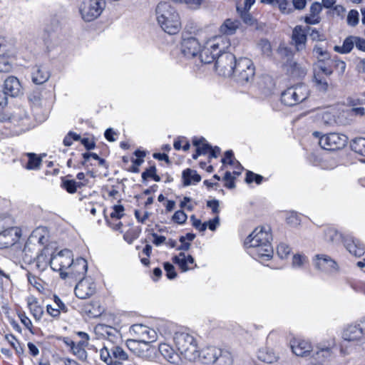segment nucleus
<instances>
[{
	"mask_svg": "<svg viewBox=\"0 0 365 365\" xmlns=\"http://www.w3.org/2000/svg\"><path fill=\"white\" fill-rule=\"evenodd\" d=\"M73 261V255L71 250L65 249L58 253L53 255L50 259L49 264L54 271L64 272Z\"/></svg>",
	"mask_w": 365,
	"mask_h": 365,
	"instance_id": "nucleus-11",
	"label": "nucleus"
},
{
	"mask_svg": "<svg viewBox=\"0 0 365 365\" xmlns=\"http://www.w3.org/2000/svg\"><path fill=\"white\" fill-rule=\"evenodd\" d=\"M262 180L263 177L260 175L255 174L251 171L247 173L245 180L247 183L255 182L257 185H259L262 183Z\"/></svg>",
	"mask_w": 365,
	"mask_h": 365,
	"instance_id": "nucleus-55",
	"label": "nucleus"
},
{
	"mask_svg": "<svg viewBox=\"0 0 365 365\" xmlns=\"http://www.w3.org/2000/svg\"><path fill=\"white\" fill-rule=\"evenodd\" d=\"M174 339L178 351L184 359L191 362L197 361L199 358V349L194 336L185 332H178Z\"/></svg>",
	"mask_w": 365,
	"mask_h": 365,
	"instance_id": "nucleus-4",
	"label": "nucleus"
},
{
	"mask_svg": "<svg viewBox=\"0 0 365 365\" xmlns=\"http://www.w3.org/2000/svg\"><path fill=\"white\" fill-rule=\"evenodd\" d=\"M159 351L163 357L170 363H175L178 355L174 349L167 344H160L159 346Z\"/></svg>",
	"mask_w": 365,
	"mask_h": 365,
	"instance_id": "nucleus-35",
	"label": "nucleus"
},
{
	"mask_svg": "<svg viewBox=\"0 0 365 365\" xmlns=\"http://www.w3.org/2000/svg\"><path fill=\"white\" fill-rule=\"evenodd\" d=\"M262 54L269 56L272 53V46L270 43L266 39H262L259 41L257 45Z\"/></svg>",
	"mask_w": 365,
	"mask_h": 365,
	"instance_id": "nucleus-50",
	"label": "nucleus"
},
{
	"mask_svg": "<svg viewBox=\"0 0 365 365\" xmlns=\"http://www.w3.org/2000/svg\"><path fill=\"white\" fill-rule=\"evenodd\" d=\"M307 37L302 26H297L292 31V45H293L297 51L305 50Z\"/></svg>",
	"mask_w": 365,
	"mask_h": 365,
	"instance_id": "nucleus-22",
	"label": "nucleus"
},
{
	"mask_svg": "<svg viewBox=\"0 0 365 365\" xmlns=\"http://www.w3.org/2000/svg\"><path fill=\"white\" fill-rule=\"evenodd\" d=\"M309 264L308 257L302 253H296L292 259V267L295 269H303Z\"/></svg>",
	"mask_w": 365,
	"mask_h": 365,
	"instance_id": "nucleus-33",
	"label": "nucleus"
},
{
	"mask_svg": "<svg viewBox=\"0 0 365 365\" xmlns=\"http://www.w3.org/2000/svg\"><path fill=\"white\" fill-rule=\"evenodd\" d=\"M71 351L81 361H84L87 359L88 354L86 349L76 345V344L72 346Z\"/></svg>",
	"mask_w": 365,
	"mask_h": 365,
	"instance_id": "nucleus-46",
	"label": "nucleus"
},
{
	"mask_svg": "<svg viewBox=\"0 0 365 365\" xmlns=\"http://www.w3.org/2000/svg\"><path fill=\"white\" fill-rule=\"evenodd\" d=\"M324 61H319L316 65V68H314V72H319L320 75L326 77H329L332 73V70L327 67L324 63Z\"/></svg>",
	"mask_w": 365,
	"mask_h": 365,
	"instance_id": "nucleus-47",
	"label": "nucleus"
},
{
	"mask_svg": "<svg viewBox=\"0 0 365 365\" xmlns=\"http://www.w3.org/2000/svg\"><path fill=\"white\" fill-rule=\"evenodd\" d=\"M4 89L8 95L15 97L21 93L22 87L19 79L11 76L4 81Z\"/></svg>",
	"mask_w": 365,
	"mask_h": 365,
	"instance_id": "nucleus-25",
	"label": "nucleus"
},
{
	"mask_svg": "<svg viewBox=\"0 0 365 365\" xmlns=\"http://www.w3.org/2000/svg\"><path fill=\"white\" fill-rule=\"evenodd\" d=\"M96 292V285L90 278H83L75 287L76 296L81 299L91 297Z\"/></svg>",
	"mask_w": 365,
	"mask_h": 365,
	"instance_id": "nucleus-17",
	"label": "nucleus"
},
{
	"mask_svg": "<svg viewBox=\"0 0 365 365\" xmlns=\"http://www.w3.org/2000/svg\"><path fill=\"white\" fill-rule=\"evenodd\" d=\"M321 119L325 125H330L334 121V115L328 111L322 113Z\"/></svg>",
	"mask_w": 365,
	"mask_h": 365,
	"instance_id": "nucleus-62",
	"label": "nucleus"
},
{
	"mask_svg": "<svg viewBox=\"0 0 365 365\" xmlns=\"http://www.w3.org/2000/svg\"><path fill=\"white\" fill-rule=\"evenodd\" d=\"M285 68L287 72L289 75L296 78H301L302 76H304L307 73L306 67L302 66L301 64H299L293 59H289L287 61L285 64Z\"/></svg>",
	"mask_w": 365,
	"mask_h": 365,
	"instance_id": "nucleus-28",
	"label": "nucleus"
},
{
	"mask_svg": "<svg viewBox=\"0 0 365 365\" xmlns=\"http://www.w3.org/2000/svg\"><path fill=\"white\" fill-rule=\"evenodd\" d=\"M313 54L319 61H325L330 58V55L327 51L320 45H315L313 48Z\"/></svg>",
	"mask_w": 365,
	"mask_h": 365,
	"instance_id": "nucleus-42",
	"label": "nucleus"
},
{
	"mask_svg": "<svg viewBox=\"0 0 365 365\" xmlns=\"http://www.w3.org/2000/svg\"><path fill=\"white\" fill-rule=\"evenodd\" d=\"M314 268L319 272L326 274H332L338 272L337 263L329 255L317 254L312 258Z\"/></svg>",
	"mask_w": 365,
	"mask_h": 365,
	"instance_id": "nucleus-10",
	"label": "nucleus"
},
{
	"mask_svg": "<svg viewBox=\"0 0 365 365\" xmlns=\"http://www.w3.org/2000/svg\"><path fill=\"white\" fill-rule=\"evenodd\" d=\"M221 354L220 349L215 346H207L199 351V358L197 361L202 364H210L215 363Z\"/></svg>",
	"mask_w": 365,
	"mask_h": 365,
	"instance_id": "nucleus-21",
	"label": "nucleus"
},
{
	"mask_svg": "<svg viewBox=\"0 0 365 365\" xmlns=\"http://www.w3.org/2000/svg\"><path fill=\"white\" fill-rule=\"evenodd\" d=\"M290 346L295 355L302 357L307 356L312 351L311 344L304 339H294L290 341Z\"/></svg>",
	"mask_w": 365,
	"mask_h": 365,
	"instance_id": "nucleus-23",
	"label": "nucleus"
},
{
	"mask_svg": "<svg viewBox=\"0 0 365 365\" xmlns=\"http://www.w3.org/2000/svg\"><path fill=\"white\" fill-rule=\"evenodd\" d=\"M190 219L192 221V225L199 231H205L207 229V222L202 223L201 221L200 220L196 219L194 215H192Z\"/></svg>",
	"mask_w": 365,
	"mask_h": 365,
	"instance_id": "nucleus-60",
	"label": "nucleus"
},
{
	"mask_svg": "<svg viewBox=\"0 0 365 365\" xmlns=\"http://www.w3.org/2000/svg\"><path fill=\"white\" fill-rule=\"evenodd\" d=\"M237 61L235 56L225 51L217 56L215 61V69L219 75L230 77L233 75L235 71V64Z\"/></svg>",
	"mask_w": 365,
	"mask_h": 365,
	"instance_id": "nucleus-8",
	"label": "nucleus"
},
{
	"mask_svg": "<svg viewBox=\"0 0 365 365\" xmlns=\"http://www.w3.org/2000/svg\"><path fill=\"white\" fill-rule=\"evenodd\" d=\"M94 333L98 339H107V342H114L118 338L119 331L117 329L104 324H98L94 327Z\"/></svg>",
	"mask_w": 365,
	"mask_h": 365,
	"instance_id": "nucleus-19",
	"label": "nucleus"
},
{
	"mask_svg": "<svg viewBox=\"0 0 365 365\" xmlns=\"http://www.w3.org/2000/svg\"><path fill=\"white\" fill-rule=\"evenodd\" d=\"M327 77L320 75L319 72H314L313 82L317 89L321 92L328 91L329 85L327 79Z\"/></svg>",
	"mask_w": 365,
	"mask_h": 365,
	"instance_id": "nucleus-37",
	"label": "nucleus"
},
{
	"mask_svg": "<svg viewBox=\"0 0 365 365\" xmlns=\"http://www.w3.org/2000/svg\"><path fill=\"white\" fill-rule=\"evenodd\" d=\"M19 317L21 322V323L29 330L31 331V328L33 327L32 322L30 319L26 315L25 313H19Z\"/></svg>",
	"mask_w": 365,
	"mask_h": 365,
	"instance_id": "nucleus-61",
	"label": "nucleus"
},
{
	"mask_svg": "<svg viewBox=\"0 0 365 365\" xmlns=\"http://www.w3.org/2000/svg\"><path fill=\"white\" fill-rule=\"evenodd\" d=\"M269 231V227H259L246 239L245 245L252 257L261 261H268L272 257V235Z\"/></svg>",
	"mask_w": 365,
	"mask_h": 365,
	"instance_id": "nucleus-1",
	"label": "nucleus"
},
{
	"mask_svg": "<svg viewBox=\"0 0 365 365\" xmlns=\"http://www.w3.org/2000/svg\"><path fill=\"white\" fill-rule=\"evenodd\" d=\"M240 21L237 19H227L220 27V35L227 38L228 35H233L240 26Z\"/></svg>",
	"mask_w": 365,
	"mask_h": 365,
	"instance_id": "nucleus-27",
	"label": "nucleus"
},
{
	"mask_svg": "<svg viewBox=\"0 0 365 365\" xmlns=\"http://www.w3.org/2000/svg\"><path fill=\"white\" fill-rule=\"evenodd\" d=\"M27 305L33 317L36 320L41 319L43 314V309L38 304L37 299L34 297H29L27 299Z\"/></svg>",
	"mask_w": 365,
	"mask_h": 365,
	"instance_id": "nucleus-31",
	"label": "nucleus"
},
{
	"mask_svg": "<svg viewBox=\"0 0 365 365\" xmlns=\"http://www.w3.org/2000/svg\"><path fill=\"white\" fill-rule=\"evenodd\" d=\"M158 24L168 34L173 35L181 29L180 16L175 9L167 2H160L155 9Z\"/></svg>",
	"mask_w": 365,
	"mask_h": 365,
	"instance_id": "nucleus-2",
	"label": "nucleus"
},
{
	"mask_svg": "<svg viewBox=\"0 0 365 365\" xmlns=\"http://www.w3.org/2000/svg\"><path fill=\"white\" fill-rule=\"evenodd\" d=\"M232 76L241 84H245L251 81L255 76V67L252 61L247 58H239L235 64V71Z\"/></svg>",
	"mask_w": 365,
	"mask_h": 365,
	"instance_id": "nucleus-6",
	"label": "nucleus"
},
{
	"mask_svg": "<svg viewBox=\"0 0 365 365\" xmlns=\"http://www.w3.org/2000/svg\"><path fill=\"white\" fill-rule=\"evenodd\" d=\"M46 311L48 314H50L53 317H58L60 315L61 309H59L54 304H48L46 306Z\"/></svg>",
	"mask_w": 365,
	"mask_h": 365,
	"instance_id": "nucleus-63",
	"label": "nucleus"
},
{
	"mask_svg": "<svg viewBox=\"0 0 365 365\" xmlns=\"http://www.w3.org/2000/svg\"><path fill=\"white\" fill-rule=\"evenodd\" d=\"M11 120L15 125L21 126L24 131L29 130L32 126L30 117L24 108H17L13 113Z\"/></svg>",
	"mask_w": 365,
	"mask_h": 365,
	"instance_id": "nucleus-20",
	"label": "nucleus"
},
{
	"mask_svg": "<svg viewBox=\"0 0 365 365\" xmlns=\"http://www.w3.org/2000/svg\"><path fill=\"white\" fill-rule=\"evenodd\" d=\"M48 264V262L46 259V256L43 255L42 253L36 256V267L41 270H44Z\"/></svg>",
	"mask_w": 365,
	"mask_h": 365,
	"instance_id": "nucleus-58",
	"label": "nucleus"
},
{
	"mask_svg": "<svg viewBox=\"0 0 365 365\" xmlns=\"http://www.w3.org/2000/svg\"><path fill=\"white\" fill-rule=\"evenodd\" d=\"M359 12L355 9L349 11L347 15V24L351 26H356L359 24Z\"/></svg>",
	"mask_w": 365,
	"mask_h": 365,
	"instance_id": "nucleus-48",
	"label": "nucleus"
},
{
	"mask_svg": "<svg viewBox=\"0 0 365 365\" xmlns=\"http://www.w3.org/2000/svg\"><path fill=\"white\" fill-rule=\"evenodd\" d=\"M204 0H175V3L185 4L190 9H200Z\"/></svg>",
	"mask_w": 365,
	"mask_h": 365,
	"instance_id": "nucleus-52",
	"label": "nucleus"
},
{
	"mask_svg": "<svg viewBox=\"0 0 365 365\" xmlns=\"http://www.w3.org/2000/svg\"><path fill=\"white\" fill-rule=\"evenodd\" d=\"M291 252V248L285 243H280L277 246V252L282 259L285 258Z\"/></svg>",
	"mask_w": 365,
	"mask_h": 365,
	"instance_id": "nucleus-54",
	"label": "nucleus"
},
{
	"mask_svg": "<svg viewBox=\"0 0 365 365\" xmlns=\"http://www.w3.org/2000/svg\"><path fill=\"white\" fill-rule=\"evenodd\" d=\"M346 249L350 254L356 257H361L365 252V247L358 240L346 238L344 241Z\"/></svg>",
	"mask_w": 365,
	"mask_h": 365,
	"instance_id": "nucleus-26",
	"label": "nucleus"
},
{
	"mask_svg": "<svg viewBox=\"0 0 365 365\" xmlns=\"http://www.w3.org/2000/svg\"><path fill=\"white\" fill-rule=\"evenodd\" d=\"M182 180L185 186L196 184L201 180V177L194 170L186 169L182 172Z\"/></svg>",
	"mask_w": 365,
	"mask_h": 365,
	"instance_id": "nucleus-32",
	"label": "nucleus"
},
{
	"mask_svg": "<svg viewBox=\"0 0 365 365\" xmlns=\"http://www.w3.org/2000/svg\"><path fill=\"white\" fill-rule=\"evenodd\" d=\"M29 158V161L25 168L27 170H36L40 168L41 164V159L34 153H29L26 154Z\"/></svg>",
	"mask_w": 365,
	"mask_h": 365,
	"instance_id": "nucleus-41",
	"label": "nucleus"
},
{
	"mask_svg": "<svg viewBox=\"0 0 365 365\" xmlns=\"http://www.w3.org/2000/svg\"><path fill=\"white\" fill-rule=\"evenodd\" d=\"M287 222L291 225L296 226L299 224L300 220L296 213L292 212L286 218Z\"/></svg>",
	"mask_w": 365,
	"mask_h": 365,
	"instance_id": "nucleus-64",
	"label": "nucleus"
},
{
	"mask_svg": "<svg viewBox=\"0 0 365 365\" xmlns=\"http://www.w3.org/2000/svg\"><path fill=\"white\" fill-rule=\"evenodd\" d=\"M200 49L198 40L193 36H183L181 43L182 53L187 58L195 57Z\"/></svg>",
	"mask_w": 365,
	"mask_h": 365,
	"instance_id": "nucleus-18",
	"label": "nucleus"
},
{
	"mask_svg": "<svg viewBox=\"0 0 365 365\" xmlns=\"http://www.w3.org/2000/svg\"><path fill=\"white\" fill-rule=\"evenodd\" d=\"M356 36H350L345 38L342 46H336L334 50L341 53H348L354 48L356 43Z\"/></svg>",
	"mask_w": 365,
	"mask_h": 365,
	"instance_id": "nucleus-36",
	"label": "nucleus"
},
{
	"mask_svg": "<svg viewBox=\"0 0 365 365\" xmlns=\"http://www.w3.org/2000/svg\"><path fill=\"white\" fill-rule=\"evenodd\" d=\"M230 46V40L226 36L223 35L213 36L205 41L202 49H200L199 58L203 63H210Z\"/></svg>",
	"mask_w": 365,
	"mask_h": 365,
	"instance_id": "nucleus-3",
	"label": "nucleus"
},
{
	"mask_svg": "<svg viewBox=\"0 0 365 365\" xmlns=\"http://www.w3.org/2000/svg\"><path fill=\"white\" fill-rule=\"evenodd\" d=\"M347 143V137L345 135L336 133H331L324 135L319 140L320 146L327 150H335L344 148Z\"/></svg>",
	"mask_w": 365,
	"mask_h": 365,
	"instance_id": "nucleus-13",
	"label": "nucleus"
},
{
	"mask_svg": "<svg viewBox=\"0 0 365 365\" xmlns=\"http://www.w3.org/2000/svg\"><path fill=\"white\" fill-rule=\"evenodd\" d=\"M309 96L308 86L299 84L288 88L281 95V101L286 106H294L304 101Z\"/></svg>",
	"mask_w": 365,
	"mask_h": 365,
	"instance_id": "nucleus-5",
	"label": "nucleus"
},
{
	"mask_svg": "<svg viewBox=\"0 0 365 365\" xmlns=\"http://www.w3.org/2000/svg\"><path fill=\"white\" fill-rule=\"evenodd\" d=\"M331 354V349L329 346L319 344L317 346V350L313 354V356L315 359L320 361L319 365H322V362H323L325 359L329 358Z\"/></svg>",
	"mask_w": 365,
	"mask_h": 365,
	"instance_id": "nucleus-34",
	"label": "nucleus"
},
{
	"mask_svg": "<svg viewBox=\"0 0 365 365\" xmlns=\"http://www.w3.org/2000/svg\"><path fill=\"white\" fill-rule=\"evenodd\" d=\"M149 178H153L155 182H159L160 180V178L156 175V168L155 166H150L142 173L143 179L146 180Z\"/></svg>",
	"mask_w": 365,
	"mask_h": 365,
	"instance_id": "nucleus-51",
	"label": "nucleus"
},
{
	"mask_svg": "<svg viewBox=\"0 0 365 365\" xmlns=\"http://www.w3.org/2000/svg\"><path fill=\"white\" fill-rule=\"evenodd\" d=\"M222 163L223 165L226 164H230L231 165H235L237 164L239 166V169L237 171H234V173L239 175L241 173V167L239 165V163L235 160V159L233 158V153L232 150H227L225 154V158L222 159Z\"/></svg>",
	"mask_w": 365,
	"mask_h": 365,
	"instance_id": "nucleus-44",
	"label": "nucleus"
},
{
	"mask_svg": "<svg viewBox=\"0 0 365 365\" xmlns=\"http://www.w3.org/2000/svg\"><path fill=\"white\" fill-rule=\"evenodd\" d=\"M126 346L135 355L145 359H153L155 353V348L149 342L128 339Z\"/></svg>",
	"mask_w": 365,
	"mask_h": 365,
	"instance_id": "nucleus-12",
	"label": "nucleus"
},
{
	"mask_svg": "<svg viewBox=\"0 0 365 365\" xmlns=\"http://www.w3.org/2000/svg\"><path fill=\"white\" fill-rule=\"evenodd\" d=\"M14 51L11 45L0 39V72L9 73L13 69Z\"/></svg>",
	"mask_w": 365,
	"mask_h": 365,
	"instance_id": "nucleus-15",
	"label": "nucleus"
},
{
	"mask_svg": "<svg viewBox=\"0 0 365 365\" xmlns=\"http://www.w3.org/2000/svg\"><path fill=\"white\" fill-rule=\"evenodd\" d=\"M164 269L166 272V276L168 279H173L176 277L177 273L175 272L174 266L172 264L169 262H165Z\"/></svg>",
	"mask_w": 365,
	"mask_h": 365,
	"instance_id": "nucleus-57",
	"label": "nucleus"
},
{
	"mask_svg": "<svg viewBox=\"0 0 365 365\" xmlns=\"http://www.w3.org/2000/svg\"><path fill=\"white\" fill-rule=\"evenodd\" d=\"M106 7L104 0H86L81 8V14L86 21H92L97 19Z\"/></svg>",
	"mask_w": 365,
	"mask_h": 365,
	"instance_id": "nucleus-9",
	"label": "nucleus"
},
{
	"mask_svg": "<svg viewBox=\"0 0 365 365\" xmlns=\"http://www.w3.org/2000/svg\"><path fill=\"white\" fill-rule=\"evenodd\" d=\"M280 11L284 14H288L292 12L293 9L287 0H278L277 5Z\"/></svg>",
	"mask_w": 365,
	"mask_h": 365,
	"instance_id": "nucleus-53",
	"label": "nucleus"
},
{
	"mask_svg": "<svg viewBox=\"0 0 365 365\" xmlns=\"http://www.w3.org/2000/svg\"><path fill=\"white\" fill-rule=\"evenodd\" d=\"M365 334V319L363 318L354 323L347 325L342 333L344 340L356 341L361 340Z\"/></svg>",
	"mask_w": 365,
	"mask_h": 365,
	"instance_id": "nucleus-14",
	"label": "nucleus"
},
{
	"mask_svg": "<svg viewBox=\"0 0 365 365\" xmlns=\"http://www.w3.org/2000/svg\"><path fill=\"white\" fill-rule=\"evenodd\" d=\"M173 261L179 266L182 272H187L197 267L193 257L184 252H180L178 256H175Z\"/></svg>",
	"mask_w": 365,
	"mask_h": 365,
	"instance_id": "nucleus-24",
	"label": "nucleus"
},
{
	"mask_svg": "<svg viewBox=\"0 0 365 365\" xmlns=\"http://www.w3.org/2000/svg\"><path fill=\"white\" fill-rule=\"evenodd\" d=\"M88 263L87 261L82 257L77 258L71 262L64 272H61V277L63 279L78 280L84 278L87 272Z\"/></svg>",
	"mask_w": 365,
	"mask_h": 365,
	"instance_id": "nucleus-7",
	"label": "nucleus"
},
{
	"mask_svg": "<svg viewBox=\"0 0 365 365\" xmlns=\"http://www.w3.org/2000/svg\"><path fill=\"white\" fill-rule=\"evenodd\" d=\"M31 78L34 83L42 84L49 78V73L45 67L36 66L32 69Z\"/></svg>",
	"mask_w": 365,
	"mask_h": 365,
	"instance_id": "nucleus-29",
	"label": "nucleus"
},
{
	"mask_svg": "<svg viewBox=\"0 0 365 365\" xmlns=\"http://www.w3.org/2000/svg\"><path fill=\"white\" fill-rule=\"evenodd\" d=\"M112 354L114 359H115V362L118 363V365L122 364V361H126L128 359V354L119 346H115L112 342Z\"/></svg>",
	"mask_w": 365,
	"mask_h": 365,
	"instance_id": "nucleus-38",
	"label": "nucleus"
},
{
	"mask_svg": "<svg viewBox=\"0 0 365 365\" xmlns=\"http://www.w3.org/2000/svg\"><path fill=\"white\" fill-rule=\"evenodd\" d=\"M351 148L355 153L365 157V138H358L353 140L351 143Z\"/></svg>",
	"mask_w": 365,
	"mask_h": 365,
	"instance_id": "nucleus-39",
	"label": "nucleus"
},
{
	"mask_svg": "<svg viewBox=\"0 0 365 365\" xmlns=\"http://www.w3.org/2000/svg\"><path fill=\"white\" fill-rule=\"evenodd\" d=\"M124 213V207L120 205H116L113 207V211L110 212V220H119L123 215Z\"/></svg>",
	"mask_w": 365,
	"mask_h": 365,
	"instance_id": "nucleus-49",
	"label": "nucleus"
},
{
	"mask_svg": "<svg viewBox=\"0 0 365 365\" xmlns=\"http://www.w3.org/2000/svg\"><path fill=\"white\" fill-rule=\"evenodd\" d=\"M81 139V136L73 132H69L63 139V145L65 146H71L73 144V141H78Z\"/></svg>",
	"mask_w": 365,
	"mask_h": 365,
	"instance_id": "nucleus-56",
	"label": "nucleus"
},
{
	"mask_svg": "<svg viewBox=\"0 0 365 365\" xmlns=\"http://www.w3.org/2000/svg\"><path fill=\"white\" fill-rule=\"evenodd\" d=\"M192 143L196 147L197 152H200L202 155H205L210 152L211 146L206 143L205 138H194Z\"/></svg>",
	"mask_w": 365,
	"mask_h": 365,
	"instance_id": "nucleus-40",
	"label": "nucleus"
},
{
	"mask_svg": "<svg viewBox=\"0 0 365 365\" xmlns=\"http://www.w3.org/2000/svg\"><path fill=\"white\" fill-rule=\"evenodd\" d=\"M83 183L77 182L73 180H66L63 182V187L69 193H74L76 192L77 188L82 186Z\"/></svg>",
	"mask_w": 365,
	"mask_h": 365,
	"instance_id": "nucleus-45",
	"label": "nucleus"
},
{
	"mask_svg": "<svg viewBox=\"0 0 365 365\" xmlns=\"http://www.w3.org/2000/svg\"><path fill=\"white\" fill-rule=\"evenodd\" d=\"M130 334L135 336L131 340L152 343L157 340L156 331L142 324H134L130 329Z\"/></svg>",
	"mask_w": 365,
	"mask_h": 365,
	"instance_id": "nucleus-16",
	"label": "nucleus"
},
{
	"mask_svg": "<svg viewBox=\"0 0 365 365\" xmlns=\"http://www.w3.org/2000/svg\"><path fill=\"white\" fill-rule=\"evenodd\" d=\"M173 220L178 224H183L187 220V215L182 210H178L174 213Z\"/></svg>",
	"mask_w": 365,
	"mask_h": 365,
	"instance_id": "nucleus-59",
	"label": "nucleus"
},
{
	"mask_svg": "<svg viewBox=\"0 0 365 365\" xmlns=\"http://www.w3.org/2000/svg\"><path fill=\"white\" fill-rule=\"evenodd\" d=\"M112 343L106 342L104 344L103 348L100 350L101 359L104 361L107 365H118L115 362V359L113 357L112 354Z\"/></svg>",
	"mask_w": 365,
	"mask_h": 365,
	"instance_id": "nucleus-30",
	"label": "nucleus"
},
{
	"mask_svg": "<svg viewBox=\"0 0 365 365\" xmlns=\"http://www.w3.org/2000/svg\"><path fill=\"white\" fill-rule=\"evenodd\" d=\"M325 240L332 243H338L341 241V235L334 228H327L324 231Z\"/></svg>",
	"mask_w": 365,
	"mask_h": 365,
	"instance_id": "nucleus-43",
	"label": "nucleus"
}]
</instances>
